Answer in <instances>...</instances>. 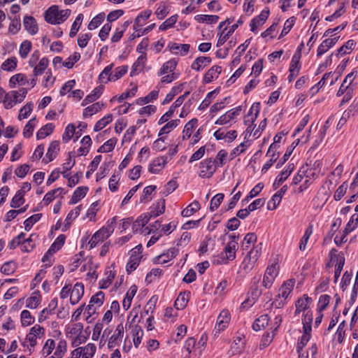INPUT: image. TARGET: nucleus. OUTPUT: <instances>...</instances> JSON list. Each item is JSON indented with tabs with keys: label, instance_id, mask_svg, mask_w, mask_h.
I'll return each instance as SVG.
<instances>
[{
	"label": "nucleus",
	"instance_id": "1",
	"mask_svg": "<svg viewBox=\"0 0 358 358\" xmlns=\"http://www.w3.org/2000/svg\"><path fill=\"white\" fill-rule=\"evenodd\" d=\"M69 9L59 10L57 6H50L45 13V20L52 24H60L64 22L70 15Z\"/></svg>",
	"mask_w": 358,
	"mask_h": 358
},
{
	"label": "nucleus",
	"instance_id": "2",
	"mask_svg": "<svg viewBox=\"0 0 358 358\" xmlns=\"http://www.w3.org/2000/svg\"><path fill=\"white\" fill-rule=\"evenodd\" d=\"M357 76V71H352L350 73H348L344 80L343 81V83L341 84L340 88L338 89L336 96H341L342 95H344L341 102V106L349 102V101L352 97V91L353 90L350 87H348V86H345V83H347L349 80V84H352L354 79Z\"/></svg>",
	"mask_w": 358,
	"mask_h": 358
},
{
	"label": "nucleus",
	"instance_id": "3",
	"mask_svg": "<svg viewBox=\"0 0 358 358\" xmlns=\"http://www.w3.org/2000/svg\"><path fill=\"white\" fill-rule=\"evenodd\" d=\"M278 271L279 266L277 263L273 264L266 268L262 281V285L266 289L271 287L276 276L278 274Z\"/></svg>",
	"mask_w": 358,
	"mask_h": 358
},
{
	"label": "nucleus",
	"instance_id": "4",
	"mask_svg": "<svg viewBox=\"0 0 358 358\" xmlns=\"http://www.w3.org/2000/svg\"><path fill=\"white\" fill-rule=\"evenodd\" d=\"M199 169V176L200 177L209 178L216 171L217 167L212 158H207L200 162Z\"/></svg>",
	"mask_w": 358,
	"mask_h": 358
},
{
	"label": "nucleus",
	"instance_id": "5",
	"mask_svg": "<svg viewBox=\"0 0 358 358\" xmlns=\"http://www.w3.org/2000/svg\"><path fill=\"white\" fill-rule=\"evenodd\" d=\"M231 315L227 309L222 310L217 319V323L214 329L215 336L219 334L222 331L226 329L230 322Z\"/></svg>",
	"mask_w": 358,
	"mask_h": 358
},
{
	"label": "nucleus",
	"instance_id": "6",
	"mask_svg": "<svg viewBox=\"0 0 358 358\" xmlns=\"http://www.w3.org/2000/svg\"><path fill=\"white\" fill-rule=\"evenodd\" d=\"M301 55L295 53L291 60L289 65V75L288 76V80L289 83L292 82L294 79L299 75L301 64H300Z\"/></svg>",
	"mask_w": 358,
	"mask_h": 358
},
{
	"label": "nucleus",
	"instance_id": "7",
	"mask_svg": "<svg viewBox=\"0 0 358 358\" xmlns=\"http://www.w3.org/2000/svg\"><path fill=\"white\" fill-rule=\"evenodd\" d=\"M241 106L236 107L221 115L215 122V124L223 125L238 116L241 111Z\"/></svg>",
	"mask_w": 358,
	"mask_h": 358
},
{
	"label": "nucleus",
	"instance_id": "8",
	"mask_svg": "<svg viewBox=\"0 0 358 358\" xmlns=\"http://www.w3.org/2000/svg\"><path fill=\"white\" fill-rule=\"evenodd\" d=\"M333 252H336V250L332 249L330 252V255H331V261L333 263L336 262L334 278L335 281H337L345 264V257L343 254L335 255L334 257H332Z\"/></svg>",
	"mask_w": 358,
	"mask_h": 358
},
{
	"label": "nucleus",
	"instance_id": "9",
	"mask_svg": "<svg viewBox=\"0 0 358 358\" xmlns=\"http://www.w3.org/2000/svg\"><path fill=\"white\" fill-rule=\"evenodd\" d=\"M167 157H159L152 161L148 167V171L152 173H158L167 164Z\"/></svg>",
	"mask_w": 358,
	"mask_h": 358
},
{
	"label": "nucleus",
	"instance_id": "10",
	"mask_svg": "<svg viewBox=\"0 0 358 358\" xmlns=\"http://www.w3.org/2000/svg\"><path fill=\"white\" fill-rule=\"evenodd\" d=\"M84 294V285L81 282H76L71 292L70 302L75 305L79 302Z\"/></svg>",
	"mask_w": 358,
	"mask_h": 358
},
{
	"label": "nucleus",
	"instance_id": "11",
	"mask_svg": "<svg viewBox=\"0 0 358 358\" xmlns=\"http://www.w3.org/2000/svg\"><path fill=\"white\" fill-rule=\"evenodd\" d=\"M178 249L176 248H171L167 250L166 252H164L157 257L155 258L154 263L155 264H166L169 262L171 259H173L178 254Z\"/></svg>",
	"mask_w": 358,
	"mask_h": 358
},
{
	"label": "nucleus",
	"instance_id": "12",
	"mask_svg": "<svg viewBox=\"0 0 358 358\" xmlns=\"http://www.w3.org/2000/svg\"><path fill=\"white\" fill-rule=\"evenodd\" d=\"M110 235L105 229L101 228L96 233L94 234L90 241H89L90 248H95L99 243H102L107 239Z\"/></svg>",
	"mask_w": 358,
	"mask_h": 358
},
{
	"label": "nucleus",
	"instance_id": "13",
	"mask_svg": "<svg viewBox=\"0 0 358 358\" xmlns=\"http://www.w3.org/2000/svg\"><path fill=\"white\" fill-rule=\"evenodd\" d=\"M243 23V20L241 18L237 21L236 24H233L230 27L228 31L225 32V31L227 30V28H225L220 35V37L217 42V46L222 45L227 41L229 37L235 31V30Z\"/></svg>",
	"mask_w": 358,
	"mask_h": 358
},
{
	"label": "nucleus",
	"instance_id": "14",
	"mask_svg": "<svg viewBox=\"0 0 358 358\" xmlns=\"http://www.w3.org/2000/svg\"><path fill=\"white\" fill-rule=\"evenodd\" d=\"M238 243L235 240L230 241L224 248L226 256L222 258L223 262H227V260H234L236 258V252L238 249Z\"/></svg>",
	"mask_w": 358,
	"mask_h": 358
},
{
	"label": "nucleus",
	"instance_id": "15",
	"mask_svg": "<svg viewBox=\"0 0 358 358\" xmlns=\"http://www.w3.org/2000/svg\"><path fill=\"white\" fill-rule=\"evenodd\" d=\"M124 334V327L122 324H119L115 331L113 335L108 340V348H113L115 346L118 345L119 342L120 341L122 337Z\"/></svg>",
	"mask_w": 358,
	"mask_h": 358
},
{
	"label": "nucleus",
	"instance_id": "16",
	"mask_svg": "<svg viewBox=\"0 0 358 358\" xmlns=\"http://www.w3.org/2000/svg\"><path fill=\"white\" fill-rule=\"evenodd\" d=\"M287 190V186L284 185L282 188L277 192L268 201L267 208L270 210H275L281 201L282 196Z\"/></svg>",
	"mask_w": 358,
	"mask_h": 358
},
{
	"label": "nucleus",
	"instance_id": "17",
	"mask_svg": "<svg viewBox=\"0 0 358 358\" xmlns=\"http://www.w3.org/2000/svg\"><path fill=\"white\" fill-rule=\"evenodd\" d=\"M261 280V275H258L255 276L251 281V286L250 288V294L252 297V299L254 301H257L259 297L261 296L262 291L259 288V283Z\"/></svg>",
	"mask_w": 358,
	"mask_h": 358
},
{
	"label": "nucleus",
	"instance_id": "18",
	"mask_svg": "<svg viewBox=\"0 0 358 358\" xmlns=\"http://www.w3.org/2000/svg\"><path fill=\"white\" fill-rule=\"evenodd\" d=\"M59 151V142L54 141L50 143L46 153V158L43 159L45 164L52 162L57 155Z\"/></svg>",
	"mask_w": 358,
	"mask_h": 358
},
{
	"label": "nucleus",
	"instance_id": "19",
	"mask_svg": "<svg viewBox=\"0 0 358 358\" xmlns=\"http://www.w3.org/2000/svg\"><path fill=\"white\" fill-rule=\"evenodd\" d=\"M57 307V299L54 298L50 301L48 307L43 309L38 315V322L40 323L44 322L48 318V315L53 313L54 310Z\"/></svg>",
	"mask_w": 358,
	"mask_h": 358
},
{
	"label": "nucleus",
	"instance_id": "20",
	"mask_svg": "<svg viewBox=\"0 0 358 358\" xmlns=\"http://www.w3.org/2000/svg\"><path fill=\"white\" fill-rule=\"evenodd\" d=\"M313 301L312 299L306 294L299 298L295 303L296 310L295 315L299 314L301 311H305L308 308L309 304Z\"/></svg>",
	"mask_w": 358,
	"mask_h": 358
},
{
	"label": "nucleus",
	"instance_id": "21",
	"mask_svg": "<svg viewBox=\"0 0 358 358\" xmlns=\"http://www.w3.org/2000/svg\"><path fill=\"white\" fill-rule=\"evenodd\" d=\"M182 99H177L175 102L171 106L169 110L165 113L159 120L158 124H162L166 122L173 116L175 110L181 106Z\"/></svg>",
	"mask_w": 358,
	"mask_h": 358
},
{
	"label": "nucleus",
	"instance_id": "22",
	"mask_svg": "<svg viewBox=\"0 0 358 358\" xmlns=\"http://www.w3.org/2000/svg\"><path fill=\"white\" fill-rule=\"evenodd\" d=\"M23 24L24 29L31 35L36 34L38 31V25L36 20L32 16H25Z\"/></svg>",
	"mask_w": 358,
	"mask_h": 358
},
{
	"label": "nucleus",
	"instance_id": "23",
	"mask_svg": "<svg viewBox=\"0 0 358 358\" xmlns=\"http://www.w3.org/2000/svg\"><path fill=\"white\" fill-rule=\"evenodd\" d=\"M294 286V280H289L284 282L282 287L279 289V293L278 294V298H282L285 300L289 294L292 292L293 287Z\"/></svg>",
	"mask_w": 358,
	"mask_h": 358
},
{
	"label": "nucleus",
	"instance_id": "24",
	"mask_svg": "<svg viewBox=\"0 0 358 358\" xmlns=\"http://www.w3.org/2000/svg\"><path fill=\"white\" fill-rule=\"evenodd\" d=\"M260 110L259 103H255L252 106L247 116L245 118L244 122L246 125H250L257 119Z\"/></svg>",
	"mask_w": 358,
	"mask_h": 358
},
{
	"label": "nucleus",
	"instance_id": "25",
	"mask_svg": "<svg viewBox=\"0 0 358 358\" xmlns=\"http://www.w3.org/2000/svg\"><path fill=\"white\" fill-rule=\"evenodd\" d=\"M150 217L146 214L141 215L132 224V230L134 233L141 231V229L148 223Z\"/></svg>",
	"mask_w": 358,
	"mask_h": 358
},
{
	"label": "nucleus",
	"instance_id": "26",
	"mask_svg": "<svg viewBox=\"0 0 358 358\" xmlns=\"http://www.w3.org/2000/svg\"><path fill=\"white\" fill-rule=\"evenodd\" d=\"M211 61V58L209 57H198L192 64L191 68L196 71H200L210 64Z\"/></svg>",
	"mask_w": 358,
	"mask_h": 358
},
{
	"label": "nucleus",
	"instance_id": "27",
	"mask_svg": "<svg viewBox=\"0 0 358 358\" xmlns=\"http://www.w3.org/2000/svg\"><path fill=\"white\" fill-rule=\"evenodd\" d=\"M17 91H10L8 93H6L4 96V99L3 101L4 107L6 109H9L13 108V106L19 103L17 101Z\"/></svg>",
	"mask_w": 358,
	"mask_h": 358
},
{
	"label": "nucleus",
	"instance_id": "28",
	"mask_svg": "<svg viewBox=\"0 0 358 358\" xmlns=\"http://www.w3.org/2000/svg\"><path fill=\"white\" fill-rule=\"evenodd\" d=\"M146 60V53H143L138 57L137 60L134 63L132 66L131 76L138 74V72L144 68Z\"/></svg>",
	"mask_w": 358,
	"mask_h": 358
},
{
	"label": "nucleus",
	"instance_id": "29",
	"mask_svg": "<svg viewBox=\"0 0 358 358\" xmlns=\"http://www.w3.org/2000/svg\"><path fill=\"white\" fill-rule=\"evenodd\" d=\"M89 188L85 186L78 187L73 192L69 201L70 204H75L85 196Z\"/></svg>",
	"mask_w": 358,
	"mask_h": 358
},
{
	"label": "nucleus",
	"instance_id": "30",
	"mask_svg": "<svg viewBox=\"0 0 358 358\" xmlns=\"http://www.w3.org/2000/svg\"><path fill=\"white\" fill-rule=\"evenodd\" d=\"M222 69L219 66H213L204 75L203 81L205 83H210L214 78H217L221 73Z\"/></svg>",
	"mask_w": 358,
	"mask_h": 358
},
{
	"label": "nucleus",
	"instance_id": "31",
	"mask_svg": "<svg viewBox=\"0 0 358 358\" xmlns=\"http://www.w3.org/2000/svg\"><path fill=\"white\" fill-rule=\"evenodd\" d=\"M103 90V86H98L95 87L93 91L88 94L83 101L82 106H85L90 103L96 101L102 94Z\"/></svg>",
	"mask_w": 358,
	"mask_h": 358
},
{
	"label": "nucleus",
	"instance_id": "32",
	"mask_svg": "<svg viewBox=\"0 0 358 358\" xmlns=\"http://www.w3.org/2000/svg\"><path fill=\"white\" fill-rule=\"evenodd\" d=\"M137 290H138V287L136 285H134L130 287L129 289L127 291L126 296L122 301V306H123L124 309L128 310L130 308L132 299L135 296Z\"/></svg>",
	"mask_w": 358,
	"mask_h": 358
},
{
	"label": "nucleus",
	"instance_id": "33",
	"mask_svg": "<svg viewBox=\"0 0 358 358\" xmlns=\"http://www.w3.org/2000/svg\"><path fill=\"white\" fill-rule=\"evenodd\" d=\"M190 292H183L180 293L178 296L177 297L176 300L174 303V306L178 310H182L184 309L188 301H189V297Z\"/></svg>",
	"mask_w": 358,
	"mask_h": 358
},
{
	"label": "nucleus",
	"instance_id": "34",
	"mask_svg": "<svg viewBox=\"0 0 358 358\" xmlns=\"http://www.w3.org/2000/svg\"><path fill=\"white\" fill-rule=\"evenodd\" d=\"M198 120L196 118H193L191 120H189L184 127L183 131H182V139L185 140L187 138H189L192 133L197 126Z\"/></svg>",
	"mask_w": 358,
	"mask_h": 358
},
{
	"label": "nucleus",
	"instance_id": "35",
	"mask_svg": "<svg viewBox=\"0 0 358 358\" xmlns=\"http://www.w3.org/2000/svg\"><path fill=\"white\" fill-rule=\"evenodd\" d=\"M269 322V317L268 315H262L255 320L252 324V329L256 331H260L262 328H264L268 325Z\"/></svg>",
	"mask_w": 358,
	"mask_h": 358
},
{
	"label": "nucleus",
	"instance_id": "36",
	"mask_svg": "<svg viewBox=\"0 0 358 358\" xmlns=\"http://www.w3.org/2000/svg\"><path fill=\"white\" fill-rule=\"evenodd\" d=\"M177 66V61L174 59H171L168 62H165L159 71L158 72V76H162L164 74L168 73L169 72L173 73Z\"/></svg>",
	"mask_w": 358,
	"mask_h": 358
},
{
	"label": "nucleus",
	"instance_id": "37",
	"mask_svg": "<svg viewBox=\"0 0 358 358\" xmlns=\"http://www.w3.org/2000/svg\"><path fill=\"white\" fill-rule=\"evenodd\" d=\"M41 302V296L38 291L34 292L32 295L26 300V306L31 309L38 307Z\"/></svg>",
	"mask_w": 358,
	"mask_h": 358
},
{
	"label": "nucleus",
	"instance_id": "38",
	"mask_svg": "<svg viewBox=\"0 0 358 358\" xmlns=\"http://www.w3.org/2000/svg\"><path fill=\"white\" fill-rule=\"evenodd\" d=\"M55 126L52 123H48L42 127L36 134V138L38 140L43 139L46 136L51 134L54 130Z\"/></svg>",
	"mask_w": 358,
	"mask_h": 358
},
{
	"label": "nucleus",
	"instance_id": "39",
	"mask_svg": "<svg viewBox=\"0 0 358 358\" xmlns=\"http://www.w3.org/2000/svg\"><path fill=\"white\" fill-rule=\"evenodd\" d=\"M55 357L62 358L64 356L67 350L66 341L64 339H61L60 341H59L57 345H55Z\"/></svg>",
	"mask_w": 358,
	"mask_h": 358
},
{
	"label": "nucleus",
	"instance_id": "40",
	"mask_svg": "<svg viewBox=\"0 0 358 358\" xmlns=\"http://www.w3.org/2000/svg\"><path fill=\"white\" fill-rule=\"evenodd\" d=\"M257 241V236L254 233H248L245 236L242 244L241 248L243 250H248L251 245L254 246L255 243Z\"/></svg>",
	"mask_w": 358,
	"mask_h": 358
},
{
	"label": "nucleus",
	"instance_id": "41",
	"mask_svg": "<svg viewBox=\"0 0 358 358\" xmlns=\"http://www.w3.org/2000/svg\"><path fill=\"white\" fill-rule=\"evenodd\" d=\"M143 331L141 326L135 325L132 329L134 345L137 348L141 342Z\"/></svg>",
	"mask_w": 358,
	"mask_h": 358
},
{
	"label": "nucleus",
	"instance_id": "42",
	"mask_svg": "<svg viewBox=\"0 0 358 358\" xmlns=\"http://www.w3.org/2000/svg\"><path fill=\"white\" fill-rule=\"evenodd\" d=\"M200 209L199 201H194L186 208L182 210L181 215L182 217H189Z\"/></svg>",
	"mask_w": 358,
	"mask_h": 358
},
{
	"label": "nucleus",
	"instance_id": "43",
	"mask_svg": "<svg viewBox=\"0 0 358 358\" xmlns=\"http://www.w3.org/2000/svg\"><path fill=\"white\" fill-rule=\"evenodd\" d=\"M165 210V200L162 199L159 201H158L155 208L154 210H151L150 213L148 215L149 217H156L159 216V215H162L164 213Z\"/></svg>",
	"mask_w": 358,
	"mask_h": 358
},
{
	"label": "nucleus",
	"instance_id": "44",
	"mask_svg": "<svg viewBox=\"0 0 358 358\" xmlns=\"http://www.w3.org/2000/svg\"><path fill=\"white\" fill-rule=\"evenodd\" d=\"M141 257H139L138 255H131L126 266V270L128 274L136 269L139 265Z\"/></svg>",
	"mask_w": 358,
	"mask_h": 358
},
{
	"label": "nucleus",
	"instance_id": "45",
	"mask_svg": "<svg viewBox=\"0 0 358 358\" xmlns=\"http://www.w3.org/2000/svg\"><path fill=\"white\" fill-rule=\"evenodd\" d=\"M195 20L199 22L202 23H208V24H215L219 20L218 15H197L195 16Z\"/></svg>",
	"mask_w": 358,
	"mask_h": 358
},
{
	"label": "nucleus",
	"instance_id": "46",
	"mask_svg": "<svg viewBox=\"0 0 358 358\" xmlns=\"http://www.w3.org/2000/svg\"><path fill=\"white\" fill-rule=\"evenodd\" d=\"M183 89V84H180L177 86H174L172 87L171 91L166 94L164 100L162 102V104H167L171 102L174 96L177 95L179 92H180Z\"/></svg>",
	"mask_w": 358,
	"mask_h": 358
},
{
	"label": "nucleus",
	"instance_id": "47",
	"mask_svg": "<svg viewBox=\"0 0 358 358\" xmlns=\"http://www.w3.org/2000/svg\"><path fill=\"white\" fill-rule=\"evenodd\" d=\"M294 169V164H289L287 165V169L285 170L281 171L280 175L276 178V182L278 185L282 184V182L289 176Z\"/></svg>",
	"mask_w": 358,
	"mask_h": 358
},
{
	"label": "nucleus",
	"instance_id": "48",
	"mask_svg": "<svg viewBox=\"0 0 358 358\" xmlns=\"http://www.w3.org/2000/svg\"><path fill=\"white\" fill-rule=\"evenodd\" d=\"M180 121L178 119L168 122L159 131V136L167 134L178 127Z\"/></svg>",
	"mask_w": 358,
	"mask_h": 358
},
{
	"label": "nucleus",
	"instance_id": "49",
	"mask_svg": "<svg viewBox=\"0 0 358 358\" xmlns=\"http://www.w3.org/2000/svg\"><path fill=\"white\" fill-rule=\"evenodd\" d=\"M66 241V236L60 234L50 247V252L52 251L54 253L59 250L64 245Z\"/></svg>",
	"mask_w": 358,
	"mask_h": 358
},
{
	"label": "nucleus",
	"instance_id": "50",
	"mask_svg": "<svg viewBox=\"0 0 358 358\" xmlns=\"http://www.w3.org/2000/svg\"><path fill=\"white\" fill-rule=\"evenodd\" d=\"M113 120V115L109 114L97 121L94 127V131H99L106 127Z\"/></svg>",
	"mask_w": 358,
	"mask_h": 358
},
{
	"label": "nucleus",
	"instance_id": "51",
	"mask_svg": "<svg viewBox=\"0 0 358 358\" xmlns=\"http://www.w3.org/2000/svg\"><path fill=\"white\" fill-rule=\"evenodd\" d=\"M332 76V72L326 73L323 76L322 78L310 90V93L312 96L317 94L320 89L325 84V82L329 77Z\"/></svg>",
	"mask_w": 358,
	"mask_h": 358
},
{
	"label": "nucleus",
	"instance_id": "52",
	"mask_svg": "<svg viewBox=\"0 0 358 358\" xmlns=\"http://www.w3.org/2000/svg\"><path fill=\"white\" fill-rule=\"evenodd\" d=\"M103 106V104H100L99 102H96L92 104L90 106H87L83 110V117H86L87 116H91L93 114L98 113L101 110Z\"/></svg>",
	"mask_w": 358,
	"mask_h": 358
},
{
	"label": "nucleus",
	"instance_id": "53",
	"mask_svg": "<svg viewBox=\"0 0 358 358\" xmlns=\"http://www.w3.org/2000/svg\"><path fill=\"white\" fill-rule=\"evenodd\" d=\"M128 71L127 66H121L115 69V73L110 75L108 80L115 81L122 78Z\"/></svg>",
	"mask_w": 358,
	"mask_h": 358
},
{
	"label": "nucleus",
	"instance_id": "54",
	"mask_svg": "<svg viewBox=\"0 0 358 358\" xmlns=\"http://www.w3.org/2000/svg\"><path fill=\"white\" fill-rule=\"evenodd\" d=\"M96 348L94 343H88L85 347H82V358H92Z\"/></svg>",
	"mask_w": 358,
	"mask_h": 358
},
{
	"label": "nucleus",
	"instance_id": "55",
	"mask_svg": "<svg viewBox=\"0 0 358 358\" xmlns=\"http://www.w3.org/2000/svg\"><path fill=\"white\" fill-rule=\"evenodd\" d=\"M64 189L59 187L51 190L45 194L43 198V201L48 205L52 202L59 194H62Z\"/></svg>",
	"mask_w": 358,
	"mask_h": 358
},
{
	"label": "nucleus",
	"instance_id": "56",
	"mask_svg": "<svg viewBox=\"0 0 358 358\" xmlns=\"http://www.w3.org/2000/svg\"><path fill=\"white\" fill-rule=\"evenodd\" d=\"M21 323L23 327H27L34 322V317H32L31 313L27 310H24L21 313Z\"/></svg>",
	"mask_w": 358,
	"mask_h": 358
},
{
	"label": "nucleus",
	"instance_id": "57",
	"mask_svg": "<svg viewBox=\"0 0 358 358\" xmlns=\"http://www.w3.org/2000/svg\"><path fill=\"white\" fill-rule=\"evenodd\" d=\"M49 64V60L47 57H43L37 66H34V74L35 76L41 75L47 68Z\"/></svg>",
	"mask_w": 358,
	"mask_h": 358
},
{
	"label": "nucleus",
	"instance_id": "58",
	"mask_svg": "<svg viewBox=\"0 0 358 358\" xmlns=\"http://www.w3.org/2000/svg\"><path fill=\"white\" fill-rule=\"evenodd\" d=\"M17 60L16 57H13L5 60L1 64V68L7 71H13L17 67Z\"/></svg>",
	"mask_w": 358,
	"mask_h": 358
},
{
	"label": "nucleus",
	"instance_id": "59",
	"mask_svg": "<svg viewBox=\"0 0 358 358\" xmlns=\"http://www.w3.org/2000/svg\"><path fill=\"white\" fill-rule=\"evenodd\" d=\"M42 217L41 213H38L28 217L27 220H24V229L26 231H29L33 225L36 223L38 221L40 220V219Z\"/></svg>",
	"mask_w": 358,
	"mask_h": 358
},
{
	"label": "nucleus",
	"instance_id": "60",
	"mask_svg": "<svg viewBox=\"0 0 358 358\" xmlns=\"http://www.w3.org/2000/svg\"><path fill=\"white\" fill-rule=\"evenodd\" d=\"M104 297V293L101 291H99L91 297L90 303L99 308L103 303Z\"/></svg>",
	"mask_w": 358,
	"mask_h": 358
},
{
	"label": "nucleus",
	"instance_id": "61",
	"mask_svg": "<svg viewBox=\"0 0 358 358\" xmlns=\"http://www.w3.org/2000/svg\"><path fill=\"white\" fill-rule=\"evenodd\" d=\"M55 348V341L53 339L49 338L46 341L45 345L43 347L41 353L43 356H49Z\"/></svg>",
	"mask_w": 358,
	"mask_h": 358
},
{
	"label": "nucleus",
	"instance_id": "62",
	"mask_svg": "<svg viewBox=\"0 0 358 358\" xmlns=\"http://www.w3.org/2000/svg\"><path fill=\"white\" fill-rule=\"evenodd\" d=\"M16 268L17 266L15 262H7L2 265L1 268V272L5 275H10L15 271Z\"/></svg>",
	"mask_w": 358,
	"mask_h": 358
},
{
	"label": "nucleus",
	"instance_id": "63",
	"mask_svg": "<svg viewBox=\"0 0 358 358\" xmlns=\"http://www.w3.org/2000/svg\"><path fill=\"white\" fill-rule=\"evenodd\" d=\"M24 196V195L22 192L17 191L10 201V207L13 208H19L25 201Z\"/></svg>",
	"mask_w": 358,
	"mask_h": 358
},
{
	"label": "nucleus",
	"instance_id": "64",
	"mask_svg": "<svg viewBox=\"0 0 358 358\" xmlns=\"http://www.w3.org/2000/svg\"><path fill=\"white\" fill-rule=\"evenodd\" d=\"M105 13H101L96 15L88 24V29L90 30L94 29L98 27L104 20Z\"/></svg>",
	"mask_w": 358,
	"mask_h": 358
}]
</instances>
